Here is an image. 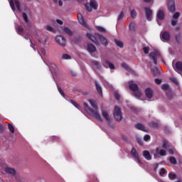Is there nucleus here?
<instances>
[{"instance_id":"nucleus-1","label":"nucleus","mask_w":182,"mask_h":182,"mask_svg":"<svg viewBox=\"0 0 182 182\" xmlns=\"http://www.w3.org/2000/svg\"><path fill=\"white\" fill-rule=\"evenodd\" d=\"M88 102L90 105H91L92 107H93V109H95L89 107V105H87V103L84 102L85 110L87 112V113H90L91 116L95 117V119L97 120H99V122H103V119H102V117H100V114H99V112H97V105H96V102H95V100H89Z\"/></svg>"},{"instance_id":"nucleus-2","label":"nucleus","mask_w":182,"mask_h":182,"mask_svg":"<svg viewBox=\"0 0 182 182\" xmlns=\"http://www.w3.org/2000/svg\"><path fill=\"white\" fill-rule=\"evenodd\" d=\"M129 87L132 92H134V96L137 99L141 96V92L139 90V86L137 84L134 83L133 81L129 82Z\"/></svg>"},{"instance_id":"nucleus-3","label":"nucleus","mask_w":182,"mask_h":182,"mask_svg":"<svg viewBox=\"0 0 182 182\" xmlns=\"http://www.w3.org/2000/svg\"><path fill=\"white\" fill-rule=\"evenodd\" d=\"M114 117L117 122H120L123 117L122 116V109L118 106H115L114 109Z\"/></svg>"},{"instance_id":"nucleus-4","label":"nucleus","mask_w":182,"mask_h":182,"mask_svg":"<svg viewBox=\"0 0 182 182\" xmlns=\"http://www.w3.org/2000/svg\"><path fill=\"white\" fill-rule=\"evenodd\" d=\"M85 8L88 12H92V9H97V5H96V0H90V4H85Z\"/></svg>"},{"instance_id":"nucleus-5","label":"nucleus","mask_w":182,"mask_h":182,"mask_svg":"<svg viewBox=\"0 0 182 182\" xmlns=\"http://www.w3.org/2000/svg\"><path fill=\"white\" fill-rule=\"evenodd\" d=\"M95 36L97 39H99L100 42H101L102 45L104 46H107L109 45V41L107 38H105L102 34L95 33Z\"/></svg>"},{"instance_id":"nucleus-6","label":"nucleus","mask_w":182,"mask_h":182,"mask_svg":"<svg viewBox=\"0 0 182 182\" xmlns=\"http://www.w3.org/2000/svg\"><path fill=\"white\" fill-rule=\"evenodd\" d=\"M168 9L171 14L176 12V3L174 0H168Z\"/></svg>"},{"instance_id":"nucleus-7","label":"nucleus","mask_w":182,"mask_h":182,"mask_svg":"<svg viewBox=\"0 0 182 182\" xmlns=\"http://www.w3.org/2000/svg\"><path fill=\"white\" fill-rule=\"evenodd\" d=\"M55 41L61 46H66V38L63 36H58L55 37Z\"/></svg>"},{"instance_id":"nucleus-8","label":"nucleus","mask_w":182,"mask_h":182,"mask_svg":"<svg viewBox=\"0 0 182 182\" xmlns=\"http://www.w3.org/2000/svg\"><path fill=\"white\" fill-rule=\"evenodd\" d=\"M4 171H5V173H6V174H9L12 177H16V170H15L14 168L6 167L4 168Z\"/></svg>"},{"instance_id":"nucleus-9","label":"nucleus","mask_w":182,"mask_h":182,"mask_svg":"<svg viewBox=\"0 0 182 182\" xmlns=\"http://www.w3.org/2000/svg\"><path fill=\"white\" fill-rule=\"evenodd\" d=\"M131 154L132 156H133V157H134V159L137 160L139 164H143V163L141 162V160L140 159V156H139V152H137L136 149L134 148L132 149Z\"/></svg>"},{"instance_id":"nucleus-10","label":"nucleus","mask_w":182,"mask_h":182,"mask_svg":"<svg viewBox=\"0 0 182 182\" xmlns=\"http://www.w3.org/2000/svg\"><path fill=\"white\" fill-rule=\"evenodd\" d=\"M145 15L147 21H151L152 16H153V11L150 9L149 7H145Z\"/></svg>"},{"instance_id":"nucleus-11","label":"nucleus","mask_w":182,"mask_h":182,"mask_svg":"<svg viewBox=\"0 0 182 182\" xmlns=\"http://www.w3.org/2000/svg\"><path fill=\"white\" fill-rule=\"evenodd\" d=\"M77 18L80 25H82L85 28H87V24H86V22L85 21V18H83V16L82 15V14L79 13L77 16Z\"/></svg>"},{"instance_id":"nucleus-12","label":"nucleus","mask_w":182,"mask_h":182,"mask_svg":"<svg viewBox=\"0 0 182 182\" xmlns=\"http://www.w3.org/2000/svg\"><path fill=\"white\" fill-rule=\"evenodd\" d=\"M145 96L146 97H147V99H151V97H153V95H154V91L153 89L150 88V87H147L146 89H145Z\"/></svg>"},{"instance_id":"nucleus-13","label":"nucleus","mask_w":182,"mask_h":182,"mask_svg":"<svg viewBox=\"0 0 182 182\" xmlns=\"http://www.w3.org/2000/svg\"><path fill=\"white\" fill-rule=\"evenodd\" d=\"M87 38H88V39H90V41H92L93 42V43H95V45H99V41H97V37H96V36H93L91 33H87L86 34Z\"/></svg>"},{"instance_id":"nucleus-14","label":"nucleus","mask_w":182,"mask_h":182,"mask_svg":"<svg viewBox=\"0 0 182 182\" xmlns=\"http://www.w3.org/2000/svg\"><path fill=\"white\" fill-rule=\"evenodd\" d=\"M159 53L157 52H151L149 54V57L154 61V65H157V56H159Z\"/></svg>"},{"instance_id":"nucleus-15","label":"nucleus","mask_w":182,"mask_h":182,"mask_svg":"<svg viewBox=\"0 0 182 182\" xmlns=\"http://www.w3.org/2000/svg\"><path fill=\"white\" fill-rule=\"evenodd\" d=\"M87 50L89 53H95L96 52V46L92 43H88L87 45Z\"/></svg>"},{"instance_id":"nucleus-16","label":"nucleus","mask_w":182,"mask_h":182,"mask_svg":"<svg viewBox=\"0 0 182 182\" xmlns=\"http://www.w3.org/2000/svg\"><path fill=\"white\" fill-rule=\"evenodd\" d=\"M102 65L104 66V68H106L107 69V68H109V69H114V65L112 63H110V60H105V62L102 63Z\"/></svg>"},{"instance_id":"nucleus-17","label":"nucleus","mask_w":182,"mask_h":182,"mask_svg":"<svg viewBox=\"0 0 182 182\" xmlns=\"http://www.w3.org/2000/svg\"><path fill=\"white\" fill-rule=\"evenodd\" d=\"M161 38L164 41H170V33L168 31H164L162 33H161Z\"/></svg>"},{"instance_id":"nucleus-18","label":"nucleus","mask_w":182,"mask_h":182,"mask_svg":"<svg viewBox=\"0 0 182 182\" xmlns=\"http://www.w3.org/2000/svg\"><path fill=\"white\" fill-rule=\"evenodd\" d=\"M135 127L137 129V130H141V132H145V133H147V129H146V127L143 125L141 123H138L135 125Z\"/></svg>"},{"instance_id":"nucleus-19","label":"nucleus","mask_w":182,"mask_h":182,"mask_svg":"<svg viewBox=\"0 0 182 182\" xmlns=\"http://www.w3.org/2000/svg\"><path fill=\"white\" fill-rule=\"evenodd\" d=\"M143 156L146 160H148V161H150L152 159L151 155L150 154V152L149 151H144Z\"/></svg>"},{"instance_id":"nucleus-20","label":"nucleus","mask_w":182,"mask_h":182,"mask_svg":"<svg viewBox=\"0 0 182 182\" xmlns=\"http://www.w3.org/2000/svg\"><path fill=\"white\" fill-rule=\"evenodd\" d=\"M95 83L96 90L97 93H99V95L102 96V95H103V92L102 91V87H100V85L97 83V81H95Z\"/></svg>"},{"instance_id":"nucleus-21","label":"nucleus","mask_w":182,"mask_h":182,"mask_svg":"<svg viewBox=\"0 0 182 182\" xmlns=\"http://www.w3.org/2000/svg\"><path fill=\"white\" fill-rule=\"evenodd\" d=\"M156 16L158 19H159V21H163V19H164V11L159 10L157 13Z\"/></svg>"},{"instance_id":"nucleus-22","label":"nucleus","mask_w":182,"mask_h":182,"mask_svg":"<svg viewBox=\"0 0 182 182\" xmlns=\"http://www.w3.org/2000/svg\"><path fill=\"white\" fill-rule=\"evenodd\" d=\"M16 31L18 35L23 36V27H22V26H18Z\"/></svg>"},{"instance_id":"nucleus-23","label":"nucleus","mask_w":182,"mask_h":182,"mask_svg":"<svg viewBox=\"0 0 182 182\" xmlns=\"http://www.w3.org/2000/svg\"><path fill=\"white\" fill-rule=\"evenodd\" d=\"M175 67L176 70H178L179 72H182V63L181 61H178L175 64Z\"/></svg>"},{"instance_id":"nucleus-24","label":"nucleus","mask_w":182,"mask_h":182,"mask_svg":"<svg viewBox=\"0 0 182 182\" xmlns=\"http://www.w3.org/2000/svg\"><path fill=\"white\" fill-rule=\"evenodd\" d=\"M63 32H65L68 36H72L73 35V32L68 27H65L63 28Z\"/></svg>"},{"instance_id":"nucleus-25","label":"nucleus","mask_w":182,"mask_h":182,"mask_svg":"<svg viewBox=\"0 0 182 182\" xmlns=\"http://www.w3.org/2000/svg\"><path fill=\"white\" fill-rule=\"evenodd\" d=\"M92 65L96 68V69H100L102 66L100 65V63H99L97 60H92L91 61Z\"/></svg>"},{"instance_id":"nucleus-26","label":"nucleus","mask_w":182,"mask_h":182,"mask_svg":"<svg viewBox=\"0 0 182 182\" xmlns=\"http://www.w3.org/2000/svg\"><path fill=\"white\" fill-rule=\"evenodd\" d=\"M102 114L107 122H110V117H109V114L107 111H102Z\"/></svg>"},{"instance_id":"nucleus-27","label":"nucleus","mask_w":182,"mask_h":182,"mask_svg":"<svg viewBox=\"0 0 182 182\" xmlns=\"http://www.w3.org/2000/svg\"><path fill=\"white\" fill-rule=\"evenodd\" d=\"M149 127H152L153 129H157L159 127V124L154 122H149Z\"/></svg>"},{"instance_id":"nucleus-28","label":"nucleus","mask_w":182,"mask_h":182,"mask_svg":"<svg viewBox=\"0 0 182 182\" xmlns=\"http://www.w3.org/2000/svg\"><path fill=\"white\" fill-rule=\"evenodd\" d=\"M122 68H123L124 69H125V70H127V72H130V70H132V68H129L127 63H123L121 65Z\"/></svg>"},{"instance_id":"nucleus-29","label":"nucleus","mask_w":182,"mask_h":182,"mask_svg":"<svg viewBox=\"0 0 182 182\" xmlns=\"http://www.w3.org/2000/svg\"><path fill=\"white\" fill-rule=\"evenodd\" d=\"M114 43H116L117 46H119V48H123L124 46L123 42L118 41L117 39L114 40Z\"/></svg>"},{"instance_id":"nucleus-30","label":"nucleus","mask_w":182,"mask_h":182,"mask_svg":"<svg viewBox=\"0 0 182 182\" xmlns=\"http://www.w3.org/2000/svg\"><path fill=\"white\" fill-rule=\"evenodd\" d=\"M15 6L17 10H18L19 12H22V9H21V3L18 1H15Z\"/></svg>"},{"instance_id":"nucleus-31","label":"nucleus","mask_w":182,"mask_h":182,"mask_svg":"<svg viewBox=\"0 0 182 182\" xmlns=\"http://www.w3.org/2000/svg\"><path fill=\"white\" fill-rule=\"evenodd\" d=\"M169 161L170 163H171V164H177V159H176V158L174 156H171L169 158Z\"/></svg>"},{"instance_id":"nucleus-32","label":"nucleus","mask_w":182,"mask_h":182,"mask_svg":"<svg viewBox=\"0 0 182 182\" xmlns=\"http://www.w3.org/2000/svg\"><path fill=\"white\" fill-rule=\"evenodd\" d=\"M131 16L133 18V19L137 17V11H136L135 9L131 11Z\"/></svg>"},{"instance_id":"nucleus-33","label":"nucleus","mask_w":182,"mask_h":182,"mask_svg":"<svg viewBox=\"0 0 182 182\" xmlns=\"http://www.w3.org/2000/svg\"><path fill=\"white\" fill-rule=\"evenodd\" d=\"M70 102L73 105V106H75V107H76L77 109H79L80 107V105L77 104V102H75V100H70Z\"/></svg>"},{"instance_id":"nucleus-34","label":"nucleus","mask_w":182,"mask_h":182,"mask_svg":"<svg viewBox=\"0 0 182 182\" xmlns=\"http://www.w3.org/2000/svg\"><path fill=\"white\" fill-rule=\"evenodd\" d=\"M168 147V142L166 140H164L163 144H162V148L167 149Z\"/></svg>"},{"instance_id":"nucleus-35","label":"nucleus","mask_w":182,"mask_h":182,"mask_svg":"<svg viewBox=\"0 0 182 182\" xmlns=\"http://www.w3.org/2000/svg\"><path fill=\"white\" fill-rule=\"evenodd\" d=\"M168 178H170V180H176V178H177V175H176V173H169Z\"/></svg>"},{"instance_id":"nucleus-36","label":"nucleus","mask_w":182,"mask_h":182,"mask_svg":"<svg viewBox=\"0 0 182 182\" xmlns=\"http://www.w3.org/2000/svg\"><path fill=\"white\" fill-rule=\"evenodd\" d=\"M23 18L24 19L26 23H28L29 22V20L28 19V15L26 13H23L22 14Z\"/></svg>"},{"instance_id":"nucleus-37","label":"nucleus","mask_w":182,"mask_h":182,"mask_svg":"<svg viewBox=\"0 0 182 182\" xmlns=\"http://www.w3.org/2000/svg\"><path fill=\"white\" fill-rule=\"evenodd\" d=\"M97 31H98L99 32H106V29H105V28L102 27V26H96L95 27Z\"/></svg>"},{"instance_id":"nucleus-38","label":"nucleus","mask_w":182,"mask_h":182,"mask_svg":"<svg viewBox=\"0 0 182 182\" xmlns=\"http://www.w3.org/2000/svg\"><path fill=\"white\" fill-rule=\"evenodd\" d=\"M58 87V90L59 92V93L61 95V96H63V97H65V92H63V90H62V87L57 86Z\"/></svg>"},{"instance_id":"nucleus-39","label":"nucleus","mask_w":182,"mask_h":182,"mask_svg":"<svg viewBox=\"0 0 182 182\" xmlns=\"http://www.w3.org/2000/svg\"><path fill=\"white\" fill-rule=\"evenodd\" d=\"M169 87H169L168 84H163L161 85L162 90H168Z\"/></svg>"},{"instance_id":"nucleus-40","label":"nucleus","mask_w":182,"mask_h":182,"mask_svg":"<svg viewBox=\"0 0 182 182\" xmlns=\"http://www.w3.org/2000/svg\"><path fill=\"white\" fill-rule=\"evenodd\" d=\"M62 59L63 60H65L72 59V58L68 54H63V56H62Z\"/></svg>"},{"instance_id":"nucleus-41","label":"nucleus","mask_w":182,"mask_h":182,"mask_svg":"<svg viewBox=\"0 0 182 182\" xmlns=\"http://www.w3.org/2000/svg\"><path fill=\"white\" fill-rule=\"evenodd\" d=\"M10 6L12 9V11H14V12H15V3H14V0H11L10 1Z\"/></svg>"},{"instance_id":"nucleus-42","label":"nucleus","mask_w":182,"mask_h":182,"mask_svg":"<svg viewBox=\"0 0 182 182\" xmlns=\"http://www.w3.org/2000/svg\"><path fill=\"white\" fill-rule=\"evenodd\" d=\"M9 129L10 130V132L11 133H15V128L14 127V126H12V124H9Z\"/></svg>"},{"instance_id":"nucleus-43","label":"nucleus","mask_w":182,"mask_h":182,"mask_svg":"<svg viewBox=\"0 0 182 182\" xmlns=\"http://www.w3.org/2000/svg\"><path fill=\"white\" fill-rule=\"evenodd\" d=\"M175 38H176V42L178 43H180V39H181V34H177Z\"/></svg>"},{"instance_id":"nucleus-44","label":"nucleus","mask_w":182,"mask_h":182,"mask_svg":"<svg viewBox=\"0 0 182 182\" xmlns=\"http://www.w3.org/2000/svg\"><path fill=\"white\" fill-rule=\"evenodd\" d=\"M123 16H124V13H123V11H121L117 17V21H120V19H122Z\"/></svg>"},{"instance_id":"nucleus-45","label":"nucleus","mask_w":182,"mask_h":182,"mask_svg":"<svg viewBox=\"0 0 182 182\" xmlns=\"http://www.w3.org/2000/svg\"><path fill=\"white\" fill-rule=\"evenodd\" d=\"M143 50L145 55H147L149 53V51L150 50V48L149 47H144L143 48Z\"/></svg>"},{"instance_id":"nucleus-46","label":"nucleus","mask_w":182,"mask_h":182,"mask_svg":"<svg viewBox=\"0 0 182 182\" xmlns=\"http://www.w3.org/2000/svg\"><path fill=\"white\" fill-rule=\"evenodd\" d=\"M173 83H175V85H178V81L177 80V78L176 77H172L170 79Z\"/></svg>"},{"instance_id":"nucleus-47","label":"nucleus","mask_w":182,"mask_h":182,"mask_svg":"<svg viewBox=\"0 0 182 182\" xmlns=\"http://www.w3.org/2000/svg\"><path fill=\"white\" fill-rule=\"evenodd\" d=\"M180 17V13L179 12H176L173 14V19H178V18Z\"/></svg>"},{"instance_id":"nucleus-48","label":"nucleus","mask_w":182,"mask_h":182,"mask_svg":"<svg viewBox=\"0 0 182 182\" xmlns=\"http://www.w3.org/2000/svg\"><path fill=\"white\" fill-rule=\"evenodd\" d=\"M150 135H149V134H146L145 136H144V141H149V140H150Z\"/></svg>"},{"instance_id":"nucleus-49","label":"nucleus","mask_w":182,"mask_h":182,"mask_svg":"<svg viewBox=\"0 0 182 182\" xmlns=\"http://www.w3.org/2000/svg\"><path fill=\"white\" fill-rule=\"evenodd\" d=\"M159 174L161 176H164V174H166V169H164V168H162L161 169V171H160Z\"/></svg>"},{"instance_id":"nucleus-50","label":"nucleus","mask_w":182,"mask_h":182,"mask_svg":"<svg viewBox=\"0 0 182 182\" xmlns=\"http://www.w3.org/2000/svg\"><path fill=\"white\" fill-rule=\"evenodd\" d=\"M30 42H31V47L33 48L34 50H36V46L33 43V42H32V40L30 39Z\"/></svg>"},{"instance_id":"nucleus-51","label":"nucleus","mask_w":182,"mask_h":182,"mask_svg":"<svg viewBox=\"0 0 182 182\" xmlns=\"http://www.w3.org/2000/svg\"><path fill=\"white\" fill-rule=\"evenodd\" d=\"M46 30L48 31V32H53V28H52L50 26H46Z\"/></svg>"},{"instance_id":"nucleus-52","label":"nucleus","mask_w":182,"mask_h":182,"mask_svg":"<svg viewBox=\"0 0 182 182\" xmlns=\"http://www.w3.org/2000/svg\"><path fill=\"white\" fill-rule=\"evenodd\" d=\"M159 154H160V156H166V151L164 149L160 150Z\"/></svg>"},{"instance_id":"nucleus-53","label":"nucleus","mask_w":182,"mask_h":182,"mask_svg":"<svg viewBox=\"0 0 182 182\" xmlns=\"http://www.w3.org/2000/svg\"><path fill=\"white\" fill-rule=\"evenodd\" d=\"M129 30L130 31H134V23H131L130 25H129Z\"/></svg>"},{"instance_id":"nucleus-54","label":"nucleus","mask_w":182,"mask_h":182,"mask_svg":"<svg viewBox=\"0 0 182 182\" xmlns=\"http://www.w3.org/2000/svg\"><path fill=\"white\" fill-rule=\"evenodd\" d=\"M155 83L156 85H161V80H160L159 78L155 79Z\"/></svg>"},{"instance_id":"nucleus-55","label":"nucleus","mask_w":182,"mask_h":182,"mask_svg":"<svg viewBox=\"0 0 182 182\" xmlns=\"http://www.w3.org/2000/svg\"><path fill=\"white\" fill-rule=\"evenodd\" d=\"M114 98L116 99V100H120V95H119V93L114 94Z\"/></svg>"},{"instance_id":"nucleus-56","label":"nucleus","mask_w":182,"mask_h":182,"mask_svg":"<svg viewBox=\"0 0 182 182\" xmlns=\"http://www.w3.org/2000/svg\"><path fill=\"white\" fill-rule=\"evenodd\" d=\"M4 125L2 124H0V134L4 133Z\"/></svg>"},{"instance_id":"nucleus-57","label":"nucleus","mask_w":182,"mask_h":182,"mask_svg":"<svg viewBox=\"0 0 182 182\" xmlns=\"http://www.w3.org/2000/svg\"><path fill=\"white\" fill-rule=\"evenodd\" d=\"M166 96L169 99H173V94L171 92H168L166 94Z\"/></svg>"},{"instance_id":"nucleus-58","label":"nucleus","mask_w":182,"mask_h":182,"mask_svg":"<svg viewBox=\"0 0 182 182\" xmlns=\"http://www.w3.org/2000/svg\"><path fill=\"white\" fill-rule=\"evenodd\" d=\"M171 25L172 26H176V25H177V21L172 20Z\"/></svg>"},{"instance_id":"nucleus-59","label":"nucleus","mask_w":182,"mask_h":182,"mask_svg":"<svg viewBox=\"0 0 182 182\" xmlns=\"http://www.w3.org/2000/svg\"><path fill=\"white\" fill-rule=\"evenodd\" d=\"M129 72H130V73H131L132 75H134V76H137V73H136V71L132 70V68H131V70L129 71Z\"/></svg>"},{"instance_id":"nucleus-60","label":"nucleus","mask_w":182,"mask_h":182,"mask_svg":"<svg viewBox=\"0 0 182 182\" xmlns=\"http://www.w3.org/2000/svg\"><path fill=\"white\" fill-rule=\"evenodd\" d=\"M57 23H58L59 25H63V21H60V19H57L56 20Z\"/></svg>"},{"instance_id":"nucleus-61","label":"nucleus","mask_w":182,"mask_h":182,"mask_svg":"<svg viewBox=\"0 0 182 182\" xmlns=\"http://www.w3.org/2000/svg\"><path fill=\"white\" fill-rule=\"evenodd\" d=\"M168 153H170L171 154H174V151L171 149H168Z\"/></svg>"},{"instance_id":"nucleus-62","label":"nucleus","mask_w":182,"mask_h":182,"mask_svg":"<svg viewBox=\"0 0 182 182\" xmlns=\"http://www.w3.org/2000/svg\"><path fill=\"white\" fill-rule=\"evenodd\" d=\"M58 5L60 6H63V2H62V1H58Z\"/></svg>"},{"instance_id":"nucleus-63","label":"nucleus","mask_w":182,"mask_h":182,"mask_svg":"<svg viewBox=\"0 0 182 182\" xmlns=\"http://www.w3.org/2000/svg\"><path fill=\"white\" fill-rule=\"evenodd\" d=\"M137 142L139 144H143V141L140 140V139H138L137 140Z\"/></svg>"},{"instance_id":"nucleus-64","label":"nucleus","mask_w":182,"mask_h":182,"mask_svg":"<svg viewBox=\"0 0 182 182\" xmlns=\"http://www.w3.org/2000/svg\"><path fill=\"white\" fill-rule=\"evenodd\" d=\"M175 30H176V31H180V27H179V26L176 27Z\"/></svg>"}]
</instances>
